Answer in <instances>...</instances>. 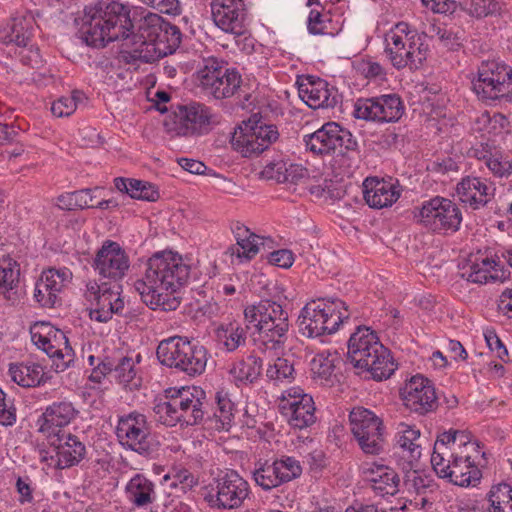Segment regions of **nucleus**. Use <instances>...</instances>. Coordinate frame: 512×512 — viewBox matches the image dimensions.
I'll return each mask as SVG.
<instances>
[{
    "label": "nucleus",
    "mask_w": 512,
    "mask_h": 512,
    "mask_svg": "<svg viewBox=\"0 0 512 512\" xmlns=\"http://www.w3.org/2000/svg\"><path fill=\"white\" fill-rule=\"evenodd\" d=\"M143 276L134 282L142 301L153 310H175L180 302L173 294L188 280L190 265L172 251L154 253L145 264Z\"/></svg>",
    "instance_id": "obj_1"
},
{
    "label": "nucleus",
    "mask_w": 512,
    "mask_h": 512,
    "mask_svg": "<svg viewBox=\"0 0 512 512\" xmlns=\"http://www.w3.org/2000/svg\"><path fill=\"white\" fill-rule=\"evenodd\" d=\"M480 457L478 443L472 441L468 434L449 430L437 437L431 465L440 478L461 487L475 486L481 479Z\"/></svg>",
    "instance_id": "obj_2"
},
{
    "label": "nucleus",
    "mask_w": 512,
    "mask_h": 512,
    "mask_svg": "<svg viewBox=\"0 0 512 512\" xmlns=\"http://www.w3.org/2000/svg\"><path fill=\"white\" fill-rule=\"evenodd\" d=\"M128 6L122 3L98 2L84 11L82 33L89 46L104 47L107 43L121 40L133 27Z\"/></svg>",
    "instance_id": "obj_3"
},
{
    "label": "nucleus",
    "mask_w": 512,
    "mask_h": 512,
    "mask_svg": "<svg viewBox=\"0 0 512 512\" xmlns=\"http://www.w3.org/2000/svg\"><path fill=\"white\" fill-rule=\"evenodd\" d=\"M169 35L171 45L178 46L181 42L179 28L164 23L158 14L148 13L140 20L137 33H131L129 28L127 35L123 36L122 57L127 62H152L156 58V51L160 50L159 43L168 40Z\"/></svg>",
    "instance_id": "obj_4"
},
{
    "label": "nucleus",
    "mask_w": 512,
    "mask_h": 512,
    "mask_svg": "<svg viewBox=\"0 0 512 512\" xmlns=\"http://www.w3.org/2000/svg\"><path fill=\"white\" fill-rule=\"evenodd\" d=\"M247 328L254 329L257 339L266 350L282 353L289 338V315L280 303L262 299L244 309Z\"/></svg>",
    "instance_id": "obj_5"
},
{
    "label": "nucleus",
    "mask_w": 512,
    "mask_h": 512,
    "mask_svg": "<svg viewBox=\"0 0 512 512\" xmlns=\"http://www.w3.org/2000/svg\"><path fill=\"white\" fill-rule=\"evenodd\" d=\"M348 359L359 370L368 372L375 380L388 379L396 370L389 351L369 327L359 326L348 341Z\"/></svg>",
    "instance_id": "obj_6"
},
{
    "label": "nucleus",
    "mask_w": 512,
    "mask_h": 512,
    "mask_svg": "<svg viewBox=\"0 0 512 512\" xmlns=\"http://www.w3.org/2000/svg\"><path fill=\"white\" fill-rule=\"evenodd\" d=\"M158 421L166 426L200 424L206 413V394L197 386H184L167 392L166 400L154 406Z\"/></svg>",
    "instance_id": "obj_7"
},
{
    "label": "nucleus",
    "mask_w": 512,
    "mask_h": 512,
    "mask_svg": "<svg viewBox=\"0 0 512 512\" xmlns=\"http://www.w3.org/2000/svg\"><path fill=\"white\" fill-rule=\"evenodd\" d=\"M384 52L391 65L401 70L418 69L426 60L429 46L426 35L406 22L394 25L384 36Z\"/></svg>",
    "instance_id": "obj_8"
},
{
    "label": "nucleus",
    "mask_w": 512,
    "mask_h": 512,
    "mask_svg": "<svg viewBox=\"0 0 512 512\" xmlns=\"http://www.w3.org/2000/svg\"><path fill=\"white\" fill-rule=\"evenodd\" d=\"M471 89L479 101L489 106L512 104V67L496 61H482L470 74Z\"/></svg>",
    "instance_id": "obj_9"
},
{
    "label": "nucleus",
    "mask_w": 512,
    "mask_h": 512,
    "mask_svg": "<svg viewBox=\"0 0 512 512\" xmlns=\"http://www.w3.org/2000/svg\"><path fill=\"white\" fill-rule=\"evenodd\" d=\"M350 313L340 299H318L307 303L298 317L299 332L308 338L335 333Z\"/></svg>",
    "instance_id": "obj_10"
},
{
    "label": "nucleus",
    "mask_w": 512,
    "mask_h": 512,
    "mask_svg": "<svg viewBox=\"0 0 512 512\" xmlns=\"http://www.w3.org/2000/svg\"><path fill=\"white\" fill-rule=\"evenodd\" d=\"M218 117L205 104L193 102L178 105L163 121L165 132L170 137H191L209 132L217 124Z\"/></svg>",
    "instance_id": "obj_11"
},
{
    "label": "nucleus",
    "mask_w": 512,
    "mask_h": 512,
    "mask_svg": "<svg viewBox=\"0 0 512 512\" xmlns=\"http://www.w3.org/2000/svg\"><path fill=\"white\" fill-rule=\"evenodd\" d=\"M120 445L144 457H153L160 450V441L152 434L144 414L130 412L118 418L115 428Z\"/></svg>",
    "instance_id": "obj_12"
},
{
    "label": "nucleus",
    "mask_w": 512,
    "mask_h": 512,
    "mask_svg": "<svg viewBox=\"0 0 512 512\" xmlns=\"http://www.w3.org/2000/svg\"><path fill=\"white\" fill-rule=\"evenodd\" d=\"M249 482L233 469H227L213 478L206 497L209 506L218 510H236L250 497Z\"/></svg>",
    "instance_id": "obj_13"
},
{
    "label": "nucleus",
    "mask_w": 512,
    "mask_h": 512,
    "mask_svg": "<svg viewBox=\"0 0 512 512\" xmlns=\"http://www.w3.org/2000/svg\"><path fill=\"white\" fill-rule=\"evenodd\" d=\"M277 126L250 118L234 130L232 148L243 157L258 156L279 140Z\"/></svg>",
    "instance_id": "obj_14"
},
{
    "label": "nucleus",
    "mask_w": 512,
    "mask_h": 512,
    "mask_svg": "<svg viewBox=\"0 0 512 512\" xmlns=\"http://www.w3.org/2000/svg\"><path fill=\"white\" fill-rule=\"evenodd\" d=\"M202 90L215 99L230 98L240 89V73L216 58H208L197 72Z\"/></svg>",
    "instance_id": "obj_15"
},
{
    "label": "nucleus",
    "mask_w": 512,
    "mask_h": 512,
    "mask_svg": "<svg viewBox=\"0 0 512 512\" xmlns=\"http://www.w3.org/2000/svg\"><path fill=\"white\" fill-rule=\"evenodd\" d=\"M251 474L255 485L269 492L299 478L302 466L295 457L282 455L257 461Z\"/></svg>",
    "instance_id": "obj_16"
},
{
    "label": "nucleus",
    "mask_w": 512,
    "mask_h": 512,
    "mask_svg": "<svg viewBox=\"0 0 512 512\" xmlns=\"http://www.w3.org/2000/svg\"><path fill=\"white\" fill-rule=\"evenodd\" d=\"M415 217L423 227L437 233L456 232L462 222L458 205L440 196L424 201Z\"/></svg>",
    "instance_id": "obj_17"
},
{
    "label": "nucleus",
    "mask_w": 512,
    "mask_h": 512,
    "mask_svg": "<svg viewBox=\"0 0 512 512\" xmlns=\"http://www.w3.org/2000/svg\"><path fill=\"white\" fill-rule=\"evenodd\" d=\"M32 342L49 357L55 358L58 371H64L74 362V351L63 331L47 322H36L30 327Z\"/></svg>",
    "instance_id": "obj_18"
},
{
    "label": "nucleus",
    "mask_w": 512,
    "mask_h": 512,
    "mask_svg": "<svg viewBox=\"0 0 512 512\" xmlns=\"http://www.w3.org/2000/svg\"><path fill=\"white\" fill-rule=\"evenodd\" d=\"M303 142L306 150L315 155L344 154L357 148L352 133L335 122L326 123L314 133L305 135Z\"/></svg>",
    "instance_id": "obj_19"
},
{
    "label": "nucleus",
    "mask_w": 512,
    "mask_h": 512,
    "mask_svg": "<svg viewBox=\"0 0 512 512\" xmlns=\"http://www.w3.org/2000/svg\"><path fill=\"white\" fill-rule=\"evenodd\" d=\"M118 282L97 283L91 281L86 285L84 296L92 305L90 318L98 322H108L114 314L124 308V300L120 293Z\"/></svg>",
    "instance_id": "obj_20"
},
{
    "label": "nucleus",
    "mask_w": 512,
    "mask_h": 512,
    "mask_svg": "<svg viewBox=\"0 0 512 512\" xmlns=\"http://www.w3.org/2000/svg\"><path fill=\"white\" fill-rule=\"evenodd\" d=\"M350 429L361 450L366 454H378L383 446L384 426L372 411L356 407L349 415Z\"/></svg>",
    "instance_id": "obj_21"
},
{
    "label": "nucleus",
    "mask_w": 512,
    "mask_h": 512,
    "mask_svg": "<svg viewBox=\"0 0 512 512\" xmlns=\"http://www.w3.org/2000/svg\"><path fill=\"white\" fill-rule=\"evenodd\" d=\"M279 400L280 411L291 427L304 429L315 423L314 400L302 388L291 387L284 390Z\"/></svg>",
    "instance_id": "obj_22"
},
{
    "label": "nucleus",
    "mask_w": 512,
    "mask_h": 512,
    "mask_svg": "<svg viewBox=\"0 0 512 512\" xmlns=\"http://www.w3.org/2000/svg\"><path fill=\"white\" fill-rule=\"evenodd\" d=\"M72 272L64 268H49L35 284L34 298L40 306L53 308L61 303V294L71 283Z\"/></svg>",
    "instance_id": "obj_23"
},
{
    "label": "nucleus",
    "mask_w": 512,
    "mask_h": 512,
    "mask_svg": "<svg viewBox=\"0 0 512 512\" xmlns=\"http://www.w3.org/2000/svg\"><path fill=\"white\" fill-rule=\"evenodd\" d=\"M402 401L407 409L424 415L437 407V396L431 381L422 375L411 377L401 389Z\"/></svg>",
    "instance_id": "obj_24"
},
{
    "label": "nucleus",
    "mask_w": 512,
    "mask_h": 512,
    "mask_svg": "<svg viewBox=\"0 0 512 512\" xmlns=\"http://www.w3.org/2000/svg\"><path fill=\"white\" fill-rule=\"evenodd\" d=\"M130 267L129 257L122 247L114 241L107 240L98 250L94 268L100 276L118 282Z\"/></svg>",
    "instance_id": "obj_25"
},
{
    "label": "nucleus",
    "mask_w": 512,
    "mask_h": 512,
    "mask_svg": "<svg viewBox=\"0 0 512 512\" xmlns=\"http://www.w3.org/2000/svg\"><path fill=\"white\" fill-rule=\"evenodd\" d=\"M298 95L312 109L333 108L339 102L335 87L319 77L303 76L297 80Z\"/></svg>",
    "instance_id": "obj_26"
},
{
    "label": "nucleus",
    "mask_w": 512,
    "mask_h": 512,
    "mask_svg": "<svg viewBox=\"0 0 512 512\" xmlns=\"http://www.w3.org/2000/svg\"><path fill=\"white\" fill-rule=\"evenodd\" d=\"M496 258H499V256L494 257L482 253L471 256L461 268L462 278L476 284L507 280L509 272L496 261Z\"/></svg>",
    "instance_id": "obj_27"
},
{
    "label": "nucleus",
    "mask_w": 512,
    "mask_h": 512,
    "mask_svg": "<svg viewBox=\"0 0 512 512\" xmlns=\"http://www.w3.org/2000/svg\"><path fill=\"white\" fill-rule=\"evenodd\" d=\"M236 244L231 245L225 251L230 257L231 264H243L250 262L264 245V238L253 233L241 223H236L232 228Z\"/></svg>",
    "instance_id": "obj_28"
},
{
    "label": "nucleus",
    "mask_w": 512,
    "mask_h": 512,
    "mask_svg": "<svg viewBox=\"0 0 512 512\" xmlns=\"http://www.w3.org/2000/svg\"><path fill=\"white\" fill-rule=\"evenodd\" d=\"M493 194L494 188L491 183L479 177H464L456 186L459 201L474 210L485 206Z\"/></svg>",
    "instance_id": "obj_29"
},
{
    "label": "nucleus",
    "mask_w": 512,
    "mask_h": 512,
    "mask_svg": "<svg viewBox=\"0 0 512 512\" xmlns=\"http://www.w3.org/2000/svg\"><path fill=\"white\" fill-rule=\"evenodd\" d=\"M77 413L78 411L69 401L54 402L43 412L39 430L48 438L57 437L65 433L63 428L75 419Z\"/></svg>",
    "instance_id": "obj_30"
},
{
    "label": "nucleus",
    "mask_w": 512,
    "mask_h": 512,
    "mask_svg": "<svg viewBox=\"0 0 512 512\" xmlns=\"http://www.w3.org/2000/svg\"><path fill=\"white\" fill-rule=\"evenodd\" d=\"M215 406L211 422L218 431H229L236 425L240 413L239 401L236 395L228 389H219L214 396Z\"/></svg>",
    "instance_id": "obj_31"
},
{
    "label": "nucleus",
    "mask_w": 512,
    "mask_h": 512,
    "mask_svg": "<svg viewBox=\"0 0 512 512\" xmlns=\"http://www.w3.org/2000/svg\"><path fill=\"white\" fill-rule=\"evenodd\" d=\"M342 360L337 352L323 351L310 362L313 380L321 386L333 387L340 382Z\"/></svg>",
    "instance_id": "obj_32"
},
{
    "label": "nucleus",
    "mask_w": 512,
    "mask_h": 512,
    "mask_svg": "<svg viewBox=\"0 0 512 512\" xmlns=\"http://www.w3.org/2000/svg\"><path fill=\"white\" fill-rule=\"evenodd\" d=\"M363 188L366 203L377 209L391 206L398 200L401 193L397 182L376 178L365 179Z\"/></svg>",
    "instance_id": "obj_33"
},
{
    "label": "nucleus",
    "mask_w": 512,
    "mask_h": 512,
    "mask_svg": "<svg viewBox=\"0 0 512 512\" xmlns=\"http://www.w3.org/2000/svg\"><path fill=\"white\" fill-rule=\"evenodd\" d=\"M361 472L365 480L371 484L372 489L380 496L397 493L399 478L392 468L376 462H365L361 466Z\"/></svg>",
    "instance_id": "obj_34"
},
{
    "label": "nucleus",
    "mask_w": 512,
    "mask_h": 512,
    "mask_svg": "<svg viewBox=\"0 0 512 512\" xmlns=\"http://www.w3.org/2000/svg\"><path fill=\"white\" fill-rule=\"evenodd\" d=\"M55 446V467L66 469L78 465L86 455L85 445L77 436L70 433H62L52 441Z\"/></svg>",
    "instance_id": "obj_35"
},
{
    "label": "nucleus",
    "mask_w": 512,
    "mask_h": 512,
    "mask_svg": "<svg viewBox=\"0 0 512 512\" xmlns=\"http://www.w3.org/2000/svg\"><path fill=\"white\" fill-rule=\"evenodd\" d=\"M211 14L215 25L225 33L239 37L248 31L247 9L211 6Z\"/></svg>",
    "instance_id": "obj_36"
},
{
    "label": "nucleus",
    "mask_w": 512,
    "mask_h": 512,
    "mask_svg": "<svg viewBox=\"0 0 512 512\" xmlns=\"http://www.w3.org/2000/svg\"><path fill=\"white\" fill-rule=\"evenodd\" d=\"M33 27L34 19L32 15L14 16L0 28V41L26 48L30 42Z\"/></svg>",
    "instance_id": "obj_37"
},
{
    "label": "nucleus",
    "mask_w": 512,
    "mask_h": 512,
    "mask_svg": "<svg viewBox=\"0 0 512 512\" xmlns=\"http://www.w3.org/2000/svg\"><path fill=\"white\" fill-rule=\"evenodd\" d=\"M190 343L187 338L181 336L162 340L156 351L159 362L166 367L177 370L182 359L185 358L184 354Z\"/></svg>",
    "instance_id": "obj_38"
},
{
    "label": "nucleus",
    "mask_w": 512,
    "mask_h": 512,
    "mask_svg": "<svg viewBox=\"0 0 512 512\" xmlns=\"http://www.w3.org/2000/svg\"><path fill=\"white\" fill-rule=\"evenodd\" d=\"M8 373L13 382L26 388L39 386L45 375L43 367L33 361L11 363Z\"/></svg>",
    "instance_id": "obj_39"
},
{
    "label": "nucleus",
    "mask_w": 512,
    "mask_h": 512,
    "mask_svg": "<svg viewBox=\"0 0 512 512\" xmlns=\"http://www.w3.org/2000/svg\"><path fill=\"white\" fill-rule=\"evenodd\" d=\"M127 499L137 507L147 506L156 500L155 486L142 474L133 476L125 487Z\"/></svg>",
    "instance_id": "obj_40"
},
{
    "label": "nucleus",
    "mask_w": 512,
    "mask_h": 512,
    "mask_svg": "<svg viewBox=\"0 0 512 512\" xmlns=\"http://www.w3.org/2000/svg\"><path fill=\"white\" fill-rule=\"evenodd\" d=\"M19 269L16 261L9 256L0 258V301L14 304L17 296L14 290L18 282Z\"/></svg>",
    "instance_id": "obj_41"
},
{
    "label": "nucleus",
    "mask_w": 512,
    "mask_h": 512,
    "mask_svg": "<svg viewBox=\"0 0 512 512\" xmlns=\"http://www.w3.org/2000/svg\"><path fill=\"white\" fill-rule=\"evenodd\" d=\"M184 355L185 358L182 359L177 371L190 377H196L205 372L209 353L203 345L190 343Z\"/></svg>",
    "instance_id": "obj_42"
},
{
    "label": "nucleus",
    "mask_w": 512,
    "mask_h": 512,
    "mask_svg": "<svg viewBox=\"0 0 512 512\" xmlns=\"http://www.w3.org/2000/svg\"><path fill=\"white\" fill-rule=\"evenodd\" d=\"M420 430L406 423H400L397 428V445L406 453L410 461L417 460L421 456L419 444Z\"/></svg>",
    "instance_id": "obj_43"
},
{
    "label": "nucleus",
    "mask_w": 512,
    "mask_h": 512,
    "mask_svg": "<svg viewBox=\"0 0 512 512\" xmlns=\"http://www.w3.org/2000/svg\"><path fill=\"white\" fill-rule=\"evenodd\" d=\"M375 99L379 123L396 122L404 114V104L397 94L380 95Z\"/></svg>",
    "instance_id": "obj_44"
},
{
    "label": "nucleus",
    "mask_w": 512,
    "mask_h": 512,
    "mask_svg": "<svg viewBox=\"0 0 512 512\" xmlns=\"http://www.w3.org/2000/svg\"><path fill=\"white\" fill-rule=\"evenodd\" d=\"M262 370V359L255 355H251L246 359L235 362L230 369V373L238 381L254 382L259 378Z\"/></svg>",
    "instance_id": "obj_45"
},
{
    "label": "nucleus",
    "mask_w": 512,
    "mask_h": 512,
    "mask_svg": "<svg viewBox=\"0 0 512 512\" xmlns=\"http://www.w3.org/2000/svg\"><path fill=\"white\" fill-rule=\"evenodd\" d=\"M488 501L490 512H512V487L506 483L492 486Z\"/></svg>",
    "instance_id": "obj_46"
},
{
    "label": "nucleus",
    "mask_w": 512,
    "mask_h": 512,
    "mask_svg": "<svg viewBox=\"0 0 512 512\" xmlns=\"http://www.w3.org/2000/svg\"><path fill=\"white\" fill-rule=\"evenodd\" d=\"M217 338L229 352L236 350L246 341L244 329L238 324H229L217 330Z\"/></svg>",
    "instance_id": "obj_47"
},
{
    "label": "nucleus",
    "mask_w": 512,
    "mask_h": 512,
    "mask_svg": "<svg viewBox=\"0 0 512 512\" xmlns=\"http://www.w3.org/2000/svg\"><path fill=\"white\" fill-rule=\"evenodd\" d=\"M294 366L285 358L277 357L267 364L266 377L275 383L294 378Z\"/></svg>",
    "instance_id": "obj_48"
},
{
    "label": "nucleus",
    "mask_w": 512,
    "mask_h": 512,
    "mask_svg": "<svg viewBox=\"0 0 512 512\" xmlns=\"http://www.w3.org/2000/svg\"><path fill=\"white\" fill-rule=\"evenodd\" d=\"M505 123L506 118L502 114L495 113L491 116L489 112L484 111L474 119L473 129L482 133L497 134Z\"/></svg>",
    "instance_id": "obj_49"
},
{
    "label": "nucleus",
    "mask_w": 512,
    "mask_h": 512,
    "mask_svg": "<svg viewBox=\"0 0 512 512\" xmlns=\"http://www.w3.org/2000/svg\"><path fill=\"white\" fill-rule=\"evenodd\" d=\"M84 94L80 91H73L71 95L62 96L55 100L51 105V112L56 117H68L72 115L78 106V103L82 102Z\"/></svg>",
    "instance_id": "obj_50"
},
{
    "label": "nucleus",
    "mask_w": 512,
    "mask_h": 512,
    "mask_svg": "<svg viewBox=\"0 0 512 512\" xmlns=\"http://www.w3.org/2000/svg\"><path fill=\"white\" fill-rule=\"evenodd\" d=\"M377 110L375 97L359 98L354 103L353 115L357 119L378 122Z\"/></svg>",
    "instance_id": "obj_51"
},
{
    "label": "nucleus",
    "mask_w": 512,
    "mask_h": 512,
    "mask_svg": "<svg viewBox=\"0 0 512 512\" xmlns=\"http://www.w3.org/2000/svg\"><path fill=\"white\" fill-rule=\"evenodd\" d=\"M285 172H287V161L274 159L264 166L260 172V178L273 180L277 183H286L287 177H285Z\"/></svg>",
    "instance_id": "obj_52"
},
{
    "label": "nucleus",
    "mask_w": 512,
    "mask_h": 512,
    "mask_svg": "<svg viewBox=\"0 0 512 512\" xmlns=\"http://www.w3.org/2000/svg\"><path fill=\"white\" fill-rule=\"evenodd\" d=\"M113 372L120 383L125 386L131 384L136 377L134 360L129 357L119 359L117 363L114 362Z\"/></svg>",
    "instance_id": "obj_53"
},
{
    "label": "nucleus",
    "mask_w": 512,
    "mask_h": 512,
    "mask_svg": "<svg viewBox=\"0 0 512 512\" xmlns=\"http://www.w3.org/2000/svg\"><path fill=\"white\" fill-rule=\"evenodd\" d=\"M356 71L369 80L385 79L384 68L375 61L370 59H361L355 63Z\"/></svg>",
    "instance_id": "obj_54"
},
{
    "label": "nucleus",
    "mask_w": 512,
    "mask_h": 512,
    "mask_svg": "<svg viewBox=\"0 0 512 512\" xmlns=\"http://www.w3.org/2000/svg\"><path fill=\"white\" fill-rule=\"evenodd\" d=\"M475 155L481 159V156L477 153ZM482 159L485 161V165L493 175L503 178L512 174V161L497 156H490L488 158L486 156H482Z\"/></svg>",
    "instance_id": "obj_55"
},
{
    "label": "nucleus",
    "mask_w": 512,
    "mask_h": 512,
    "mask_svg": "<svg viewBox=\"0 0 512 512\" xmlns=\"http://www.w3.org/2000/svg\"><path fill=\"white\" fill-rule=\"evenodd\" d=\"M407 489L413 490L417 494H423L427 489L433 486V479L419 471H412L407 474L405 479Z\"/></svg>",
    "instance_id": "obj_56"
},
{
    "label": "nucleus",
    "mask_w": 512,
    "mask_h": 512,
    "mask_svg": "<svg viewBox=\"0 0 512 512\" xmlns=\"http://www.w3.org/2000/svg\"><path fill=\"white\" fill-rule=\"evenodd\" d=\"M330 21L331 19L328 13L311 10L308 17V30L314 35L330 34L331 32L328 31Z\"/></svg>",
    "instance_id": "obj_57"
},
{
    "label": "nucleus",
    "mask_w": 512,
    "mask_h": 512,
    "mask_svg": "<svg viewBox=\"0 0 512 512\" xmlns=\"http://www.w3.org/2000/svg\"><path fill=\"white\" fill-rule=\"evenodd\" d=\"M165 480H173L170 484L171 487H177L179 484L183 485V488H191L197 484V480L187 469L182 467H174L172 470L164 476Z\"/></svg>",
    "instance_id": "obj_58"
},
{
    "label": "nucleus",
    "mask_w": 512,
    "mask_h": 512,
    "mask_svg": "<svg viewBox=\"0 0 512 512\" xmlns=\"http://www.w3.org/2000/svg\"><path fill=\"white\" fill-rule=\"evenodd\" d=\"M142 4L151 7L160 13L168 15H179L181 5L179 0H139Z\"/></svg>",
    "instance_id": "obj_59"
},
{
    "label": "nucleus",
    "mask_w": 512,
    "mask_h": 512,
    "mask_svg": "<svg viewBox=\"0 0 512 512\" xmlns=\"http://www.w3.org/2000/svg\"><path fill=\"white\" fill-rule=\"evenodd\" d=\"M467 10L472 16L482 18L496 10V3L494 0H469Z\"/></svg>",
    "instance_id": "obj_60"
},
{
    "label": "nucleus",
    "mask_w": 512,
    "mask_h": 512,
    "mask_svg": "<svg viewBox=\"0 0 512 512\" xmlns=\"http://www.w3.org/2000/svg\"><path fill=\"white\" fill-rule=\"evenodd\" d=\"M15 421V408L12 402L6 398V394L0 389V424L9 426Z\"/></svg>",
    "instance_id": "obj_61"
},
{
    "label": "nucleus",
    "mask_w": 512,
    "mask_h": 512,
    "mask_svg": "<svg viewBox=\"0 0 512 512\" xmlns=\"http://www.w3.org/2000/svg\"><path fill=\"white\" fill-rule=\"evenodd\" d=\"M114 184L117 190L127 193L131 198L138 199L136 194H139L143 181L137 179L116 178Z\"/></svg>",
    "instance_id": "obj_62"
},
{
    "label": "nucleus",
    "mask_w": 512,
    "mask_h": 512,
    "mask_svg": "<svg viewBox=\"0 0 512 512\" xmlns=\"http://www.w3.org/2000/svg\"><path fill=\"white\" fill-rule=\"evenodd\" d=\"M286 183L299 184L309 177L308 170L300 164H292L287 162Z\"/></svg>",
    "instance_id": "obj_63"
},
{
    "label": "nucleus",
    "mask_w": 512,
    "mask_h": 512,
    "mask_svg": "<svg viewBox=\"0 0 512 512\" xmlns=\"http://www.w3.org/2000/svg\"><path fill=\"white\" fill-rule=\"evenodd\" d=\"M114 361L110 358L98 359L95 368L92 369L90 379L94 382H101V380L109 373L113 372Z\"/></svg>",
    "instance_id": "obj_64"
}]
</instances>
